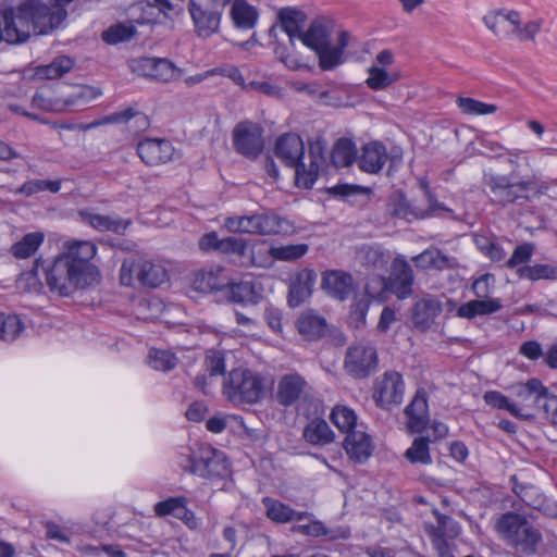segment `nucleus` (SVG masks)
Here are the masks:
<instances>
[{
  "label": "nucleus",
  "mask_w": 557,
  "mask_h": 557,
  "mask_svg": "<svg viewBox=\"0 0 557 557\" xmlns=\"http://www.w3.org/2000/svg\"><path fill=\"white\" fill-rule=\"evenodd\" d=\"M482 184L490 202L503 209L522 206L532 197L541 194L537 184L532 178L518 180L515 172L510 174L484 173Z\"/></svg>",
  "instance_id": "obj_1"
},
{
  "label": "nucleus",
  "mask_w": 557,
  "mask_h": 557,
  "mask_svg": "<svg viewBox=\"0 0 557 557\" xmlns=\"http://www.w3.org/2000/svg\"><path fill=\"white\" fill-rule=\"evenodd\" d=\"M495 529L500 539L519 556H533L537 553L543 537L524 516L508 511L496 522Z\"/></svg>",
  "instance_id": "obj_2"
},
{
  "label": "nucleus",
  "mask_w": 557,
  "mask_h": 557,
  "mask_svg": "<svg viewBox=\"0 0 557 557\" xmlns=\"http://www.w3.org/2000/svg\"><path fill=\"white\" fill-rule=\"evenodd\" d=\"M485 26L503 40L517 38L520 41L533 40L541 29L540 21H530L521 26L520 13L513 10H497L483 17Z\"/></svg>",
  "instance_id": "obj_3"
},
{
  "label": "nucleus",
  "mask_w": 557,
  "mask_h": 557,
  "mask_svg": "<svg viewBox=\"0 0 557 557\" xmlns=\"http://www.w3.org/2000/svg\"><path fill=\"white\" fill-rule=\"evenodd\" d=\"M169 273L158 261L134 255L124 259L120 269V281L124 286H140L156 288L168 282Z\"/></svg>",
  "instance_id": "obj_4"
},
{
  "label": "nucleus",
  "mask_w": 557,
  "mask_h": 557,
  "mask_svg": "<svg viewBox=\"0 0 557 557\" xmlns=\"http://www.w3.org/2000/svg\"><path fill=\"white\" fill-rule=\"evenodd\" d=\"M180 466L184 471L206 479L225 478L230 473L224 453L210 445H200L197 451L186 455Z\"/></svg>",
  "instance_id": "obj_5"
},
{
  "label": "nucleus",
  "mask_w": 557,
  "mask_h": 557,
  "mask_svg": "<svg viewBox=\"0 0 557 557\" xmlns=\"http://www.w3.org/2000/svg\"><path fill=\"white\" fill-rule=\"evenodd\" d=\"M45 267L42 269V276L51 293H57L60 296H70L77 289H84L92 285L91 282L77 272L61 256L55 257L50 262L45 260Z\"/></svg>",
  "instance_id": "obj_6"
},
{
  "label": "nucleus",
  "mask_w": 557,
  "mask_h": 557,
  "mask_svg": "<svg viewBox=\"0 0 557 557\" xmlns=\"http://www.w3.org/2000/svg\"><path fill=\"white\" fill-rule=\"evenodd\" d=\"M223 393L234 404H255L263 395V382L248 369H234L224 379Z\"/></svg>",
  "instance_id": "obj_7"
},
{
  "label": "nucleus",
  "mask_w": 557,
  "mask_h": 557,
  "mask_svg": "<svg viewBox=\"0 0 557 557\" xmlns=\"http://www.w3.org/2000/svg\"><path fill=\"white\" fill-rule=\"evenodd\" d=\"M23 11L27 14L35 35H48L58 29L67 17L64 8L54 7L42 0H23Z\"/></svg>",
  "instance_id": "obj_8"
},
{
  "label": "nucleus",
  "mask_w": 557,
  "mask_h": 557,
  "mask_svg": "<svg viewBox=\"0 0 557 557\" xmlns=\"http://www.w3.org/2000/svg\"><path fill=\"white\" fill-rule=\"evenodd\" d=\"M33 27L23 4L0 7V42L23 45L32 37Z\"/></svg>",
  "instance_id": "obj_9"
},
{
  "label": "nucleus",
  "mask_w": 557,
  "mask_h": 557,
  "mask_svg": "<svg viewBox=\"0 0 557 557\" xmlns=\"http://www.w3.org/2000/svg\"><path fill=\"white\" fill-rule=\"evenodd\" d=\"M379 363L376 348L364 342L351 344L345 354L344 370L358 380L369 377L375 372Z\"/></svg>",
  "instance_id": "obj_10"
},
{
  "label": "nucleus",
  "mask_w": 557,
  "mask_h": 557,
  "mask_svg": "<svg viewBox=\"0 0 557 557\" xmlns=\"http://www.w3.org/2000/svg\"><path fill=\"white\" fill-rule=\"evenodd\" d=\"M64 247L65 251L59 256L66 259L89 282L92 284L97 283L100 278V273L97 267L90 262L96 256L97 246L89 240H72L66 242Z\"/></svg>",
  "instance_id": "obj_11"
},
{
  "label": "nucleus",
  "mask_w": 557,
  "mask_h": 557,
  "mask_svg": "<svg viewBox=\"0 0 557 557\" xmlns=\"http://www.w3.org/2000/svg\"><path fill=\"white\" fill-rule=\"evenodd\" d=\"M235 150L249 159H256L264 148L263 129L253 122L238 123L232 133Z\"/></svg>",
  "instance_id": "obj_12"
},
{
  "label": "nucleus",
  "mask_w": 557,
  "mask_h": 557,
  "mask_svg": "<svg viewBox=\"0 0 557 557\" xmlns=\"http://www.w3.org/2000/svg\"><path fill=\"white\" fill-rule=\"evenodd\" d=\"M404 381L400 373L386 371L376 379L373 387V398L381 408L388 409L399 405L404 398Z\"/></svg>",
  "instance_id": "obj_13"
},
{
  "label": "nucleus",
  "mask_w": 557,
  "mask_h": 557,
  "mask_svg": "<svg viewBox=\"0 0 557 557\" xmlns=\"http://www.w3.org/2000/svg\"><path fill=\"white\" fill-rule=\"evenodd\" d=\"M133 71L138 75L168 83L180 77V70L168 59L139 58L133 61Z\"/></svg>",
  "instance_id": "obj_14"
},
{
  "label": "nucleus",
  "mask_w": 557,
  "mask_h": 557,
  "mask_svg": "<svg viewBox=\"0 0 557 557\" xmlns=\"http://www.w3.org/2000/svg\"><path fill=\"white\" fill-rule=\"evenodd\" d=\"M436 517L437 524H425V531L432 540L434 548L444 555L448 549L446 539H455L460 533V525L451 517L441 513L438 510H433Z\"/></svg>",
  "instance_id": "obj_15"
},
{
  "label": "nucleus",
  "mask_w": 557,
  "mask_h": 557,
  "mask_svg": "<svg viewBox=\"0 0 557 557\" xmlns=\"http://www.w3.org/2000/svg\"><path fill=\"white\" fill-rule=\"evenodd\" d=\"M175 149L171 141L161 138H145L137 145V153L147 165L164 164L173 159Z\"/></svg>",
  "instance_id": "obj_16"
},
{
  "label": "nucleus",
  "mask_w": 557,
  "mask_h": 557,
  "mask_svg": "<svg viewBox=\"0 0 557 557\" xmlns=\"http://www.w3.org/2000/svg\"><path fill=\"white\" fill-rule=\"evenodd\" d=\"M414 275L411 265L403 257H397L392 263V271L385 286L399 299L411 296Z\"/></svg>",
  "instance_id": "obj_17"
},
{
  "label": "nucleus",
  "mask_w": 557,
  "mask_h": 557,
  "mask_svg": "<svg viewBox=\"0 0 557 557\" xmlns=\"http://www.w3.org/2000/svg\"><path fill=\"white\" fill-rule=\"evenodd\" d=\"M307 387L308 382L300 374H284L277 383L276 400L284 407H290L302 397Z\"/></svg>",
  "instance_id": "obj_18"
},
{
  "label": "nucleus",
  "mask_w": 557,
  "mask_h": 557,
  "mask_svg": "<svg viewBox=\"0 0 557 557\" xmlns=\"http://www.w3.org/2000/svg\"><path fill=\"white\" fill-rule=\"evenodd\" d=\"M317 273L311 269H302L292 278L288 288V305L293 308L300 306L312 294Z\"/></svg>",
  "instance_id": "obj_19"
},
{
  "label": "nucleus",
  "mask_w": 557,
  "mask_h": 557,
  "mask_svg": "<svg viewBox=\"0 0 557 557\" xmlns=\"http://www.w3.org/2000/svg\"><path fill=\"white\" fill-rule=\"evenodd\" d=\"M188 11L193 18L197 34L200 37H210L219 29L221 13L215 10H207L195 0H189Z\"/></svg>",
  "instance_id": "obj_20"
},
{
  "label": "nucleus",
  "mask_w": 557,
  "mask_h": 557,
  "mask_svg": "<svg viewBox=\"0 0 557 557\" xmlns=\"http://www.w3.org/2000/svg\"><path fill=\"white\" fill-rule=\"evenodd\" d=\"M441 312V301L432 295H426L413 305L411 310V320L414 327L425 331L430 329L435 318Z\"/></svg>",
  "instance_id": "obj_21"
},
{
  "label": "nucleus",
  "mask_w": 557,
  "mask_h": 557,
  "mask_svg": "<svg viewBox=\"0 0 557 557\" xmlns=\"http://www.w3.org/2000/svg\"><path fill=\"white\" fill-rule=\"evenodd\" d=\"M348 457L355 462H366L373 454L374 445L371 436L362 431L348 432L343 442Z\"/></svg>",
  "instance_id": "obj_22"
},
{
  "label": "nucleus",
  "mask_w": 557,
  "mask_h": 557,
  "mask_svg": "<svg viewBox=\"0 0 557 557\" xmlns=\"http://www.w3.org/2000/svg\"><path fill=\"white\" fill-rule=\"evenodd\" d=\"M275 156L287 166L293 168L305 154V146L300 136L296 134H285L277 138L274 148Z\"/></svg>",
  "instance_id": "obj_23"
},
{
  "label": "nucleus",
  "mask_w": 557,
  "mask_h": 557,
  "mask_svg": "<svg viewBox=\"0 0 557 557\" xmlns=\"http://www.w3.org/2000/svg\"><path fill=\"white\" fill-rule=\"evenodd\" d=\"M322 288L332 297L345 300L354 290V278L341 270L326 271L323 273Z\"/></svg>",
  "instance_id": "obj_24"
},
{
  "label": "nucleus",
  "mask_w": 557,
  "mask_h": 557,
  "mask_svg": "<svg viewBox=\"0 0 557 557\" xmlns=\"http://www.w3.org/2000/svg\"><path fill=\"white\" fill-rule=\"evenodd\" d=\"M388 159L386 147L380 141H371L362 147L358 165L366 173H379Z\"/></svg>",
  "instance_id": "obj_25"
},
{
  "label": "nucleus",
  "mask_w": 557,
  "mask_h": 557,
  "mask_svg": "<svg viewBox=\"0 0 557 557\" xmlns=\"http://www.w3.org/2000/svg\"><path fill=\"white\" fill-rule=\"evenodd\" d=\"M227 298L243 305H258L263 298V286L255 281H240L227 286Z\"/></svg>",
  "instance_id": "obj_26"
},
{
  "label": "nucleus",
  "mask_w": 557,
  "mask_h": 557,
  "mask_svg": "<svg viewBox=\"0 0 557 557\" xmlns=\"http://www.w3.org/2000/svg\"><path fill=\"white\" fill-rule=\"evenodd\" d=\"M292 223L284 216L272 210L258 212L257 235L274 236L285 235L292 232Z\"/></svg>",
  "instance_id": "obj_27"
},
{
  "label": "nucleus",
  "mask_w": 557,
  "mask_h": 557,
  "mask_svg": "<svg viewBox=\"0 0 557 557\" xmlns=\"http://www.w3.org/2000/svg\"><path fill=\"white\" fill-rule=\"evenodd\" d=\"M349 42V33L341 32L337 38L336 46L332 47L331 42L324 46L315 53L319 58V66L323 71H330L343 63V53Z\"/></svg>",
  "instance_id": "obj_28"
},
{
  "label": "nucleus",
  "mask_w": 557,
  "mask_h": 557,
  "mask_svg": "<svg viewBox=\"0 0 557 557\" xmlns=\"http://www.w3.org/2000/svg\"><path fill=\"white\" fill-rule=\"evenodd\" d=\"M298 332L308 341H318L327 330L326 320L313 310L302 312L297 320Z\"/></svg>",
  "instance_id": "obj_29"
},
{
  "label": "nucleus",
  "mask_w": 557,
  "mask_h": 557,
  "mask_svg": "<svg viewBox=\"0 0 557 557\" xmlns=\"http://www.w3.org/2000/svg\"><path fill=\"white\" fill-rule=\"evenodd\" d=\"M78 216L81 220L88 225H90L92 228L99 231V232H113L115 234L123 233L126 227L127 223H124L121 219H114L110 215L99 214L96 213L91 209H83L78 211Z\"/></svg>",
  "instance_id": "obj_30"
},
{
  "label": "nucleus",
  "mask_w": 557,
  "mask_h": 557,
  "mask_svg": "<svg viewBox=\"0 0 557 557\" xmlns=\"http://www.w3.org/2000/svg\"><path fill=\"white\" fill-rule=\"evenodd\" d=\"M547 394V387L537 379H530L524 384H520L517 387V396L522 405L529 409L540 410Z\"/></svg>",
  "instance_id": "obj_31"
},
{
  "label": "nucleus",
  "mask_w": 557,
  "mask_h": 557,
  "mask_svg": "<svg viewBox=\"0 0 557 557\" xmlns=\"http://www.w3.org/2000/svg\"><path fill=\"white\" fill-rule=\"evenodd\" d=\"M277 18L282 29L288 35L290 45H294L295 38H301L302 28L307 16L302 11L292 8H282L277 13Z\"/></svg>",
  "instance_id": "obj_32"
},
{
  "label": "nucleus",
  "mask_w": 557,
  "mask_h": 557,
  "mask_svg": "<svg viewBox=\"0 0 557 557\" xmlns=\"http://www.w3.org/2000/svg\"><path fill=\"white\" fill-rule=\"evenodd\" d=\"M416 267L421 269H434L437 271L454 269L457 267V261L443 253L440 249L431 248L425 249L420 255L412 258Z\"/></svg>",
  "instance_id": "obj_33"
},
{
  "label": "nucleus",
  "mask_w": 557,
  "mask_h": 557,
  "mask_svg": "<svg viewBox=\"0 0 557 557\" xmlns=\"http://www.w3.org/2000/svg\"><path fill=\"white\" fill-rule=\"evenodd\" d=\"M502 309L503 304L497 298H478L462 304L457 310V315L471 320L478 315L498 312Z\"/></svg>",
  "instance_id": "obj_34"
},
{
  "label": "nucleus",
  "mask_w": 557,
  "mask_h": 557,
  "mask_svg": "<svg viewBox=\"0 0 557 557\" xmlns=\"http://www.w3.org/2000/svg\"><path fill=\"white\" fill-rule=\"evenodd\" d=\"M332 29L323 20H314L310 23L308 29L304 32L300 40L309 49L317 52L331 42Z\"/></svg>",
  "instance_id": "obj_35"
},
{
  "label": "nucleus",
  "mask_w": 557,
  "mask_h": 557,
  "mask_svg": "<svg viewBox=\"0 0 557 557\" xmlns=\"http://www.w3.org/2000/svg\"><path fill=\"white\" fill-rule=\"evenodd\" d=\"M409 418V428L413 432H421L428 422V400L423 391H418L411 403L405 409Z\"/></svg>",
  "instance_id": "obj_36"
},
{
  "label": "nucleus",
  "mask_w": 557,
  "mask_h": 557,
  "mask_svg": "<svg viewBox=\"0 0 557 557\" xmlns=\"http://www.w3.org/2000/svg\"><path fill=\"white\" fill-rule=\"evenodd\" d=\"M263 504L267 509V517L277 523L301 521L309 516L308 512L296 511L288 505H285L280 500H275L270 497H265L263 499Z\"/></svg>",
  "instance_id": "obj_37"
},
{
  "label": "nucleus",
  "mask_w": 557,
  "mask_h": 557,
  "mask_svg": "<svg viewBox=\"0 0 557 557\" xmlns=\"http://www.w3.org/2000/svg\"><path fill=\"white\" fill-rule=\"evenodd\" d=\"M387 212L391 216L411 221L413 219H423L424 213L411 207L405 195L400 191L389 196L387 201Z\"/></svg>",
  "instance_id": "obj_38"
},
{
  "label": "nucleus",
  "mask_w": 557,
  "mask_h": 557,
  "mask_svg": "<svg viewBox=\"0 0 557 557\" xmlns=\"http://www.w3.org/2000/svg\"><path fill=\"white\" fill-rule=\"evenodd\" d=\"M302 436L312 445L324 446L334 441V432L323 419L311 420L304 429Z\"/></svg>",
  "instance_id": "obj_39"
},
{
  "label": "nucleus",
  "mask_w": 557,
  "mask_h": 557,
  "mask_svg": "<svg viewBox=\"0 0 557 557\" xmlns=\"http://www.w3.org/2000/svg\"><path fill=\"white\" fill-rule=\"evenodd\" d=\"M357 158V148L352 140L339 138L333 146L331 161L336 168L351 165Z\"/></svg>",
  "instance_id": "obj_40"
},
{
  "label": "nucleus",
  "mask_w": 557,
  "mask_h": 557,
  "mask_svg": "<svg viewBox=\"0 0 557 557\" xmlns=\"http://www.w3.org/2000/svg\"><path fill=\"white\" fill-rule=\"evenodd\" d=\"M231 16L238 28L251 29L256 25L258 13L245 0H235L231 8Z\"/></svg>",
  "instance_id": "obj_41"
},
{
  "label": "nucleus",
  "mask_w": 557,
  "mask_h": 557,
  "mask_svg": "<svg viewBox=\"0 0 557 557\" xmlns=\"http://www.w3.org/2000/svg\"><path fill=\"white\" fill-rule=\"evenodd\" d=\"M133 121L129 128L134 132L144 131L149 126V120L146 114L135 111L133 108L125 109L120 112H114L104 117L102 123H127Z\"/></svg>",
  "instance_id": "obj_42"
},
{
  "label": "nucleus",
  "mask_w": 557,
  "mask_h": 557,
  "mask_svg": "<svg viewBox=\"0 0 557 557\" xmlns=\"http://www.w3.org/2000/svg\"><path fill=\"white\" fill-rule=\"evenodd\" d=\"M273 246L267 247L265 240H256L249 248L248 264L261 269H270L274 264Z\"/></svg>",
  "instance_id": "obj_43"
},
{
  "label": "nucleus",
  "mask_w": 557,
  "mask_h": 557,
  "mask_svg": "<svg viewBox=\"0 0 557 557\" xmlns=\"http://www.w3.org/2000/svg\"><path fill=\"white\" fill-rule=\"evenodd\" d=\"M44 239L45 236L40 232L28 233L11 246V252L17 259L29 258L39 248Z\"/></svg>",
  "instance_id": "obj_44"
},
{
  "label": "nucleus",
  "mask_w": 557,
  "mask_h": 557,
  "mask_svg": "<svg viewBox=\"0 0 557 557\" xmlns=\"http://www.w3.org/2000/svg\"><path fill=\"white\" fill-rule=\"evenodd\" d=\"M45 268V260L37 258L33 268L28 272L22 273L17 278L18 286L27 292L40 293L44 289L40 276H42V269Z\"/></svg>",
  "instance_id": "obj_45"
},
{
  "label": "nucleus",
  "mask_w": 557,
  "mask_h": 557,
  "mask_svg": "<svg viewBox=\"0 0 557 557\" xmlns=\"http://www.w3.org/2000/svg\"><path fill=\"white\" fill-rule=\"evenodd\" d=\"M73 65L74 62L72 59L60 55L54 58L51 63L37 67L36 74L40 78L57 79L69 73L73 69Z\"/></svg>",
  "instance_id": "obj_46"
},
{
  "label": "nucleus",
  "mask_w": 557,
  "mask_h": 557,
  "mask_svg": "<svg viewBox=\"0 0 557 557\" xmlns=\"http://www.w3.org/2000/svg\"><path fill=\"white\" fill-rule=\"evenodd\" d=\"M430 440L426 437H416L411 446L405 451V458L412 465H431Z\"/></svg>",
  "instance_id": "obj_47"
},
{
  "label": "nucleus",
  "mask_w": 557,
  "mask_h": 557,
  "mask_svg": "<svg viewBox=\"0 0 557 557\" xmlns=\"http://www.w3.org/2000/svg\"><path fill=\"white\" fill-rule=\"evenodd\" d=\"M517 274L519 275L520 278H528L530 281H556L557 267L552 264L523 265L517 269Z\"/></svg>",
  "instance_id": "obj_48"
},
{
  "label": "nucleus",
  "mask_w": 557,
  "mask_h": 557,
  "mask_svg": "<svg viewBox=\"0 0 557 557\" xmlns=\"http://www.w3.org/2000/svg\"><path fill=\"white\" fill-rule=\"evenodd\" d=\"M293 168H295V182L298 187L309 189L315 183L319 176L320 166L315 161H310L308 164L302 159Z\"/></svg>",
  "instance_id": "obj_49"
},
{
  "label": "nucleus",
  "mask_w": 557,
  "mask_h": 557,
  "mask_svg": "<svg viewBox=\"0 0 557 557\" xmlns=\"http://www.w3.org/2000/svg\"><path fill=\"white\" fill-rule=\"evenodd\" d=\"M61 189V181H49V180H29L26 181L21 187L15 190V194L30 197L35 194L42 191H50L57 194Z\"/></svg>",
  "instance_id": "obj_50"
},
{
  "label": "nucleus",
  "mask_w": 557,
  "mask_h": 557,
  "mask_svg": "<svg viewBox=\"0 0 557 557\" xmlns=\"http://www.w3.org/2000/svg\"><path fill=\"white\" fill-rule=\"evenodd\" d=\"M367 86L372 90H382L399 79L398 74H388L383 67L372 65L368 70Z\"/></svg>",
  "instance_id": "obj_51"
},
{
  "label": "nucleus",
  "mask_w": 557,
  "mask_h": 557,
  "mask_svg": "<svg viewBox=\"0 0 557 557\" xmlns=\"http://www.w3.org/2000/svg\"><path fill=\"white\" fill-rule=\"evenodd\" d=\"M331 420L346 435L348 432L356 431L357 416L346 406H336L331 412Z\"/></svg>",
  "instance_id": "obj_52"
},
{
  "label": "nucleus",
  "mask_w": 557,
  "mask_h": 557,
  "mask_svg": "<svg viewBox=\"0 0 557 557\" xmlns=\"http://www.w3.org/2000/svg\"><path fill=\"white\" fill-rule=\"evenodd\" d=\"M24 324L16 314L0 313V339L14 341L23 331Z\"/></svg>",
  "instance_id": "obj_53"
},
{
  "label": "nucleus",
  "mask_w": 557,
  "mask_h": 557,
  "mask_svg": "<svg viewBox=\"0 0 557 557\" xmlns=\"http://www.w3.org/2000/svg\"><path fill=\"white\" fill-rule=\"evenodd\" d=\"M309 250L307 244H294L284 246H273V257L275 261L295 262L301 259Z\"/></svg>",
  "instance_id": "obj_54"
},
{
  "label": "nucleus",
  "mask_w": 557,
  "mask_h": 557,
  "mask_svg": "<svg viewBox=\"0 0 557 557\" xmlns=\"http://www.w3.org/2000/svg\"><path fill=\"white\" fill-rule=\"evenodd\" d=\"M135 34L136 29L133 25L120 23L112 25L107 30H104L102 33V39L107 44L115 45L132 39Z\"/></svg>",
  "instance_id": "obj_55"
},
{
  "label": "nucleus",
  "mask_w": 557,
  "mask_h": 557,
  "mask_svg": "<svg viewBox=\"0 0 557 557\" xmlns=\"http://www.w3.org/2000/svg\"><path fill=\"white\" fill-rule=\"evenodd\" d=\"M457 104L461 111L466 114L486 115L496 112L497 107L495 104L484 103L472 98H458Z\"/></svg>",
  "instance_id": "obj_56"
},
{
  "label": "nucleus",
  "mask_w": 557,
  "mask_h": 557,
  "mask_svg": "<svg viewBox=\"0 0 557 557\" xmlns=\"http://www.w3.org/2000/svg\"><path fill=\"white\" fill-rule=\"evenodd\" d=\"M184 506H187V498L185 496L169 497L165 500L157 503L153 510L158 517L172 515L176 518Z\"/></svg>",
  "instance_id": "obj_57"
},
{
  "label": "nucleus",
  "mask_w": 557,
  "mask_h": 557,
  "mask_svg": "<svg viewBox=\"0 0 557 557\" xmlns=\"http://www.w3.org/2000/svg\"><path fill=\"white\" fill-rule=\"evenodd\" d=\"M177 358L168 350L151 349L149 352L150 366L160 371H170L175 368Z\"/></svg>",
  "instance_id": "obj_58"
},
{
  "label": "nucleus",
  "mask_w": 557,
  "mask_h": 557,
  "mask_svg": "<svg viewBox=\"0 0 557 557\" xmlns=\"http://www.w3.org/2000/svg\"><path fill=\"white\" fill-rule=\"evenodd\" d=\"M248 240L237 237H225L221 239L219 252L222 255H235L244 258L247 255Z\"/></svg>",
  "instance_id": "obj_59"
},
{
  "label": "nucleus",
  "mask_w": 557,
  "mask_h": 557,
  "mask_svg": "<svg viewBox=\"0 0 557 557\" xmlns=\"http://www.w3.org/2000/svg\"><path fill=\"white\" fill-rule=\"evenodd\" d=\"M484 400L487 405L496 409L507 410L515 417H523L515 404H512L505 395L499 392L491 391L484 395Z\"/></svg>",
  "instance_id": "obj_60"
},
{
  "label": "nucleus",
  "mask_w": 557,
  "mask_h": 557,
  "mask_svg": "<svg viewBox=\"0 0 557 557\" xmlns=\"http://www.w3.org/2000/svg\"><path fill=\"white\" fill-rule=\"evenodd\" d=\"M370 301L366 298L357 299L351 304L349 321L354 327L364 326Z\"/></svg>",
  "instance_id": "obj_61"
},
{
  "label": "nucleus",
  "mask_w": 557,
  "mask_h": 557,
  "mask_svg": "<svg viewBox=\"0 0 557 557\" xmlns=\"http://www.w3.org/2000/svg\"><path fill=\"white\" fill-rule=\"evenodd\" d=\"M533 250H534L533 244L525 243V244L517 246L513 249L511 257L507 260L506 267L509 269H513L519 265L523 267V264H525L527 262H529L531 260Z\"/></svg>",
  "instance_id": "obj_62"
},
{
  "label": "nucleus",
  "mask_w": 557,
  "mask_h": 557,
  "mask_svg": "<svg viewBox=\"0 0 557 557\" xmlns=\"http://www.w3.org/2000/svg\"><path fill=\"white\" fill-rule=\"evenodd\" d=\"M205 367L211 376L224 374V354L220 350H208L205 358Z\"/></svg>",
  "instance_id": "obj_63"
},
{
  "label": "nucleus",
  "mask_w": 557,
  "mask_h": 557,
  "mask_svg": "<svg viewBox=\"0 0 557 557\" xmlns=\"http://www.w3.org/2000/svg\"><path fill=\"white\" fill-rule=\"evenodd\" d=\"M362 264L373 269H383L387 264L385 255L377 248L368 247L361 252Z\"/></svg>",
  "instance_id": "obj_64"
}]
</instances>
